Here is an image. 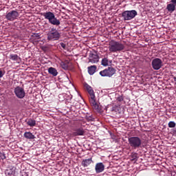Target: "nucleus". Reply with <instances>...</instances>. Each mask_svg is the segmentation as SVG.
Listing matches in <instances>:
<instances>
[{"mask_svg": "<svg viewBox=\"0 0 176 176\" xmlns=\"http://www.w3.org/2000/svg\"><path fill=\"white\" fill-rule=\"evenodd\" d=\"M60 45L61 47H63V49L64 50H66V49H67V45H65V43H60Z\"/></svg>", "mask_w": 176, "mask_h": 176, "instance_id": "cd10ccee", "label": "nucleus"}, {"mask_svg": "<svg viewBox=\"0 0 176 176\" xmlns=\"http://www.w3.org/2000/svg\"><path fill=\"white\" fill-rule=\"evenodd\" d=\"M85 129L82 127L76 128L73 129L72 135L73 137H78L80 135H85Z\"/></svg>", "mask_w": 176, "mask_h": 176, "instance_id": "f8f14e48", "label": "nucleus"}, {"mask_svg": "<svg viewBox=\"0 0 176 176\" xmlns=\"http://www.w3.org/2000/svg\"><path fill=\"white\" fill-rule=\"evenodd\" d=\"M171 2L173 5H176V0H171Z\"/></svg>", "mask_w": 176, "mask_h": 176, "instance_id": "473e14b6", "label": "nucleus"}, {"mask_svg": "<svg viewBox=\"0 0 176 176\" xmlns=\"http://www.w3.org/2000/svg\"><path fill=\"white\" fill-rule=\"evenodd\" d=\"M151 65L153 69L158 71V69L163 67V61L159 58H155L152 60Z\"/></svg>", "mask_w": 176, "mask_h": 176, "instance_id": "1a4fd4ad", "label": "nucleus"}, {"mask_svg": "<svg viewBox=\"0 0 176 176\" xmlns=\"http://www.w3.org/2000/svg\"><path fill=\"white\" fill-rule=\"evenodd\" d=\"M84 87L86 89L89 95V102L91 105H92L95 109H98L99 106L98 104H97V102H96V95L94 94V90H93V88L88 84H85Z\"/></svg>", "mask_w": 176, "mask_h": 176, "instance_id": "f03ea898", "label": "nucleus"}, {"mask_svg": "<svg viewBox=\"0 0 176 176\" xmlns=\"http://www.w3.org/2000/svg\"><path fill=\"white\" fill-rule=\"evenodd\" d=\"M109 63L108 58H104L102 59L101 64L103 65V67H107Z\"/></svg>", "mask_w": 176, "mask_h": 176, "instance_id": "5701e85b", "label": "nucleus"}, {"mask_svg": "<svg viewBox=\"0 0 176 176\" xmlns=\"http://www.w3.org/2000/svg\"><path fill=\"white\" fill-rule=\"evenodd\" d=\"M60 38H61V32H58V30H56L54 28H51V30L47 34V41H59Z\"/></svg>", "mask_w": 176, "mask_h": 176, "instance_id": "39448f33", "label": "nucleus"}, {"mask_svg": "<svg viewBox=\"0 0 176 176\" xmlns=\"http://www.w3.org/2000/svg\"><path fill=\"white\" fill-rule=\"evenodd\" d=\"M138 13L135 10H126L124 11L122 13V17L124 20V21L133 20L135 16H137Z\"/></svg>", "mask_w": 176, "mask_h": 176, "instance_id": "423d86ee", "label": "nucleus"}, {"mask_svg": "<svg viewBox=\"0 0 176 176\" xmlns=\"http://www.w3.org/2000/svg\"><path fill=\"white\" fill-rule=\"evenodd\" d=\"M168 127H170V129H173L174 127H175L176 124L174 121H170L168 124Z\"/></svg>", "mask_w": 176, "mask_h": 176, "instance_id": "b1692460", "label": "nucleus"}, {"mask_svg": "<svg viewBox=\"0 0 176 176\" xmlns=\"http://www.w3.org/2000/svg\"><path fill=\"white\" fill-rule=\"evenodd\" d=\"M129 145L132 149L142 148V139L138 136H132L128 138Z\"/></svg>", "mask_w": 176, "mask_h": 176, "instance_id": "7ed1b4c3", "label": "nucleus"}, {"mask_svg": "<svg viewBox=\"0 0 176 176\" xmlns=\"http://www.w3.org/2000/svg\"><path fill=\"white\" fill-rule=\"evenodd\" d=\"M117 100H118L120 102H122V101H123V96H119L117 98Z\"/></svg>", "mask_w": 176, "mask_h": 176, "instance_id": "c756f323", "label": "nucleus"}, {"mask_svg": "<svg viewBox=\"0 0 176 176\" xmlns=\"http://www.w3.org/2000/svg\"><path fill=\"white\" fill-rule=\"evenodd\" d=\"M125 47L123 43L119 41H111L109 43V50L111 53H120Z\"/></svg>", "mask_w": 176, "mask_h": 176, "instance_id": "f257e3e1", "label": "nucleus"}, {"mask_svg": "<svg viewBox=\"0 0 176 176\" xmlns=\"http://www.w3.org/2000/svg\"><path fill=\"white\" fill-rule=\"evenodd\" d=\"M6 174L7 175H13V170H12L11 169H7L6 170Z\"/></svg>", "mask_w": 176, "mask_h": 176, "instance_id": "bb28decb", "label": "nucleus"}, {"mask_svg": "<svg viewBox=\"0 0 176 176\" xmlns=\"http://www.w3.org/2000/svg\"><path fill=\"white\" fill-rule=\"evenodd\" d=\"M49 27H50V25L47 23H45L43 25L44 31H47L49 30Z\"/></svg>", "mask_w": 176, "mask_h": 176, "instance_id": "a878e982", "label": "nucleus"}, {"mask_svg": "<svg viewBox=\"0 0 176 176\" xmlns=\"http://www.w3.org/2000/svg\"><path fill=\"white\" fill-rule=\"evenodd\" d=\"M88 74L89 75H94L96 74V71H97V66L96 65H91L87 67Z\"/></svg>", "mask_w": 176, "mask_h": 176, "instance_id": "2eb2a0df", "label": "nucleus"}, {"mask_svg": "<svg viewBox=\"0 0 176 176\" xmlns=\"http://www.w3.org/2000/svg\"><path fill=\"white\" fill-rule=\"evenodd\" d=\"M93 163L91 158L87 160H83L81 162L82 167H89L90 164Z\"/></svg>", "mask_w": 176, "mask_h": 176, "instance_id": "dca6fc26", "label": "nucleus"}, {"mask_svg": "<svg viewBox=\"0 0 176 176\" xmlns=\"http://www.w3.org/2000/svg\"><path fill=\"white\" fill-rule=\"evenodd\" d=\"M45 20H48L50 24L52 25H60V20L57 19L54 13L52 12H46L41 14Z\"/></svg>", "mask_w": 176, "mask_h": 176, "instance_id": "20e7f679", "label": "nucleus"}, {"mask_svg": "<svg viewBox=\"0 0 176 176\" xmlns=\"http://www.w3.org/2000/svg\"><path fill=\"white\" fill-rule=\"evenodd\" d=\"M3 76V72L2 70L0 69V78H2Z\"/></svg>", "mask_w": 176, "mask_h": 176, "instance_id": "2f4dec72", "label": "nucleus"}, {"mask_svg": "<svg viewBox=\"0 0 176 176\" xmlns=\"http://www.w3.org/2000/svg\"><path fill=\"white\" fill-rule=\"evenodd\" d=\"M9 58L10 60H12V61H16V63H19V61H21V58H20V57L17 54H10Z\"/></svg>", "mask_w": 176, "mask_h": 176, "instance_id": "6ab92c4d", "label": "nucleus"}, {"mask_svg": "<svg viewBox=\"0 0 176 176\" xmlns=\"http://www.w3.org/2000/svg\"><path fill=\"white\" fill-rule=\"evenodd\" d=\"M173 79H174V81L176 82V77H174Z\"/></svg>", "mask_w": 176, "mask_h": 176, "instance_id": "72a5a7b5", "label": "nucleus"}, {"mask_svg": "<svg viewBox=\"0 0 176 176\" xmlns=\"http://www.w3.org/2000/svg\"><path fill=\"white\" fill-rule=\"evenodd\" d=\"M131 157L133 160H135L137 159V153H134L131 154Z\"/></svg>", "mask_w": 176, "mask_h": 176, "instance_id": "c85d7f7f", "label": "nucleus"}, {"mask_svg": "<svg viewBox=\"0 0 176 176\" xmlns=\"http://www.w3.org/2000/svg\"><path fill=\"white\" fill-rule=\"evenodd\" d=\"M1 158L2 159V160H5V159H6V156L5 155V154H1Z\"/></svg>", "mask_w": 176, "mask_h": 176, "instance_id": "7c9ffc66", "label": "nucleus"}, {"mask_svg": "<svg viewBox=\"0 0 176 176\" xmlns=\"http://www.w3.org/2000/svg\"><path fill=\"white\" fill-rule=\"evenodd\" d=\"M85 119L87 120V122H93L94 120L93 116H85Z\"/></svg>", "mask_w": 176, "mask_h": 176, "instance_id": "393cba45", "label": "nucleus"}, {"mask_svg": "<svg viewBox=\"0 0 176 176\" xmlns=\"http://www.w3.org/2000/svg\"><path fill=\"white\" fill-rule=\"evenodd\" d=\"M116 72V69L112 67H109L107 69H104V70H102L100 72V76H108L109 78H111V76H113V75H115Z\"/></svg>", "mask_w": 176, "mask_h": 176, "instance_id": "0eeeda50", "label": "nucleus"}, {"mask_svg": "<svg viewBox=\"0 0 176 176\" xmlns=\"http://www.w3.org/2000/svg\"><path fill=\"white\" fill-rule=\"evenodd\" d=\"M14 93L19 100H23L25 97V90L20 86H17L14 89Z\"/></svg>", "mask_w": 176, "mask_h": 176, "instance_id": "6e6552de", "label": "nucleus"}, {"mask_svg": "<svg viewBox=\"0 0 176 176\" xmlns=\"http://www.w3.org/2000/svg\"><path fill=\"white\" fill-rule=\"evenodd\" d=\"M41 39V35L39 33H34L30 36V40L34 42H38Z\"/></svg>", "mask_w": 176, "mask_h": 176, "instance_id": "f3484780", "label": "nucleus"}, {"mask_svg": "<svg viewBox=\"0 0 176 176\" xmlns=\"http://www.w3.org/2000/svg\"><path fill=\"white\" fill-rule=\"evenodd\" d=\"M48 73L50 75H52L53 76H57V75H58V72H57V69L52 67L48 69Z\"/></svg>", "mask_w": 176, "mask_h": 176, "instance_id": "aec40b11", "label": "nucleus"}, {"mask_svg": "<svg viewBox=\"0 0 176 176\" xmlns=\"http://www.w3.org/2000/svg\"><path fill=\"white\" fill-rule=\"evenodd\" d=\"M27 125L30 126V127H34L36 126V121L34 119H29L27 122Z\"/></svg>", "mask_w": 176, "mask_h": 176, "instance_id": "4be33fe9", "label": "nucleus"}, {"mask_svg": "<svg viewBox=\"0 0 176 176\" xmlns=\"http://www.w3.org/2000/svg\"><path fill=\"white\" fill-rule=\"evenodd\" d=\"M23 137L26 138V140H35V135L31 132H25Z\"/></svg>", "mask_w": 176, "mask_h": 176, "instance_id": "a211bd4d", "label": "nucleus"}, {"mask_svg": "<svg viewBox=\"0 0 176 176\" xmlns=\"http://www.w3.org/2000/svg\"><path fill=\"white\" fill-rule=\"evenodd\" d=\"M166 9L168 12H170L172 13V12H174V10H175V5L173 3H169L167 5Z\"/></svg>", "mask_w": 176, "mask_h": 176, "instance_id": "412c9836", "label": "nucleus"}, {"mask_svg": "<svg viewBox=\"0 0 176 176\" xmlns=\"http://www.w3.org/2000/svg\"><path fill=\"white\" fill-rule=\"evenodd\" d=\"M100 61V56L96 54L90 53L89 56V63L91 64H96Z\"/></svg>", "mask_w": 176, "mask_h": 176, "instance_id": "9b49d317", "label": "nucleus"}, {"mask_svg": "<svg viewBox=\"0 0 176 176\" xmlns=\"http://www.w3.org/2000/svg\"><path fill=\"white\" fill-rule=\"evenodd\" d=\"M60 65L63 69H65V70L72 69V68H74V65H72V63L68 62V60L61 62Z\"/></svg>", "mask_w": 176, "mask_h": 176, "instance_id": "ddd939ff", "label": "nucleus"}, {"mask_svg": "<svg viewBox=\"0 0 176 176\" xmlns=\"http://www.w3.org/2000/svg\"><path fill=\"white\" fill-rule=\"evenodd\" d=\"M105 170V166L102 162H99L96 164L95 171L96 174H100V173H102Z\"/></svg>", "mask_w": 176, "mask_h": 176, "instance_id": "4468645a", "label": "nucleus"}, {"mask_svg": "<svg viewBox=\"0 0 176 176\" xmlns=\"http://www.w3.org/2000/svg\"><path fill=\"white\" fill-rule=\"evenodd\" d=\"M19 16H20L19 12L16 10H12L7 13L6 19H7L8 21H14V20H16Z\"/></svg>", "mask_w": 176, "mask_h": 176, "instance_id": "9d476101", "label": "nucleus"}]
</instances>
